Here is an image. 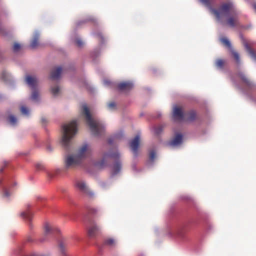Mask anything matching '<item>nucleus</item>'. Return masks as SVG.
Segmentation results:
<instances>
[{
	"label": "nucleus",
	"instance_id": "f257e3e1",
	"mask_svg": "<svg viewBox=\"0 0 256 256\" xmlns=\"http://www.w3.org/2000/svg\"><path fill=\"white\" fill-rule=\"evenodd\" d=\"M200 0L208 8L210 12L215 16L217 20L222 23H223L222 19L229 15L232 8V4L230 2L222 3L218 8H215L212 6L214 0Z\"/></svg>",
	"mask_w": 256,
	"mask_h": 256
},
{
	"label": "nucleus",
	"instance_id": "f03ea898",
	"mask_svg": "<svg viewBox=\"0 0 256 256\" xmlns=\"http://www.w3.org/2000/svg\"><path fill=\"white\" fill-rule=\"evenodd\" d=\"M82 114L85 116L87 124L88 125L92 134L96 136L102 134L104 131V127L102 124L99 120L92 118L86 104H84L82 106Z\"/></svg>",
	"mask_w": 256,
	"mask_h": 256
},
{
	"label": "nucleus",
	"instance_id": "7ed1b4c3",
	"mask_svg": "<svg viewBox=\"0 0 256 256\" xmlns=\"http://www.w3.org/2000/svg\"><path fill=\"white\" fill-rule=\"evenodd\" d=\"M62 143L64 146L67 148L70 140L74 136L77 132V122L73 120L70 122L62 126Z\"/></svg>",
	"mask_w": 256,
	"mask_h": 256
},
{
	"label": "nucleus",
	"instance_id": "20e7f679",
	"mask_svg": "<svg viewBox=\"0 0 256 256\" xmlns=\"http://www.w3.org/2000/svg\"><path fill=\"white\" fill-rule=\"evenodd\" d=\"M88 154V146L84 144L79 150L76 156H68L65 160V164L66 168L75 167L80 164L82 160Z\"/></svg>",
	"mask_w": 256,
	"mask_h": 256
},
{
	"label": "nucleus",
	"instance_id": "39448f33",
	"mask_svg": "<svg viewBox=\"0 0 256 256\" xmlns=\"http://www.w3.org/2000/svg\"><path fill=\"white\" fill-rule=\"evenodd\" d=\"M120 158V154L117 152H109L104 154L103 158L100 162H96V166L98 168H102L106 165V160L108 158H112L116 160L113 166L112 173L113 175L118 174L122 168V164L118 158Z\"/></svg>",
	"mask_w": 256,
	"mask_h": 256
},
{
	"label": "nucleus",
	"instance_id": "423d86ee",
	"mask_svg": "<svg viewBox=\"0 0 256 256\" xmlns=\"http://www.w3.org/2000/svg\"><path fill=\"white\" fill-rule=\"evenodd\" d=\"M26 82L28 84L33 90L31 96V98L32 100H36L38 98V93L36 90L38 84V80L34 76H27L26 78Z\"/></svg>",
	"mask_w": 256,
	"mask_h": 256
},
{
	"label": "nucleus",
	"instance_id": "0eeeda50",
	"mask_svg": "<svg viewBox=\"0 0 256 256\" xmlns=\"http://www.w3.org/2000/svg\"><path fill=\"white\" fill-rule=\"evenodd\" d=\"M76 188L84 194L92 197L93 196V192L90 191L86 185V183L82 180H76L75 184Z\"/></svg>",
	"mask_w": 256,
	"mask_h": 256
},
{
	"label": "nucleus",
	"instance_id": "6e6552de",
	"mask_svg": "<svg viewBox=\"0 0 256 256\" xmlns=\"http://www.w3.org/2000/svg\"><path fill=\"white\" fill-rule=\"evenodd\" d=\"M220 41L224 46L230 49L236 62L239 64L240 62L239 54L232 49L231 44L228 40L226 38L222 37L220 38Z\"/></svg>",
	"mask_w": 256,
	"mask_h": 256
},
{
	"label": "nucleus",
	"instance_id": "1a4fd4ad",
	"mask_svg": "<svg viewBox=\"0 0 256 256\" xmlns=\"http://www.w3.org/2000/svg\"><path fill=\"white\" fill-rule=\"evenodd\" d=\"M226 23L228 26L234 28L239 25L238 17L237 14H234L227 16Z\"/></svg>",
	"mask_w": 256,
	"mask_h": 256
},
{
	"label": "nucleus",
	"instance_id": "9d476101",
	"mask_svg": "<svg viewBox=\"0 0 256 256\" xmlns=\"http://www.w3.org/2000/svg\"><path fill=\"white\" fill-rule=\"evenodd\" d=\"M173 117L176 120H184L185 114L180 106H175L173 109Z\"/></svg>",
	"mask_w": 256,
	"mask_h": 256
},
{
	"label": "nucleus",
	"instance_id": "9b49d317",
	"mask_svg": "<svg viewBox=\"0 0 256 256\" xmlns=\"http://www.w3.org/2000/svg\"><path fill=\"white\" fill-rule=\"evenodd\" d=\"M140 136L136 135L134 138L131 140L130 144V148L135 156L138 154V150L140 144Z\"/></svg>",
	"mask_w": 256,
	"mask_h": 256
},
{
	"label": "nucleus",
	"instance_id": "f8f14e48",
	"mask_svg": "<svg viewBox=\"0 0 256 256\" xmlns=\"http://www.w3.org/2000/svg\"><path fill=\"white\" fill-rule=\"evenodd\" d=\"M134 86L132 82H124L118 84V90L123 92H128L131 90Z\"/></svg>",
	"mask_w": 256,
	"mask_h": 256
},
{
	"label": "nucleus",
	"instance_id": "ddd939ff",
	"mask_svg": "<svg viewBox=\"0 0 256 256\" xmlns=\"http://www.w3.org/2000/svg\"><path fill=\"white\" fill-rule=\"evenodd\" d=\"M100 230V228L96 224H91L88 228V234L90 237L95 236L99 233Z\"/></svg>",
	"mask_w": 256,
	"mask_h": 256
},
{
	"label": "nucleus",
	"instance_id": "4468645a",
	"mask_svg": "<svg viewBox=\"0 0 256 256\" xmlns=\"http://www.w3.org/2000/svg\"><path fill=\"white\" fill-rule=\"evenodd\" d=\"M242 44L245 47V48L247 52L249 54L253 59L256 60V52L250 48L248 43L246 42V40L242 38Z\"/></svg>",
	"mask_w": 256,
	"mask_h": 256
},
{
	"label": "nucleus",
	"instance_id": "2eb2a0df",
	"mask_svg": "<svg viewBox=\"0 0 256 256\" xmlns=\"http://www.w3.org/2000/svg\"><path fill=\"white\" fill-rule=\"evenodd\" d=\"M62 72V68L58 66L54 69L50 74V78L53 80H58L60 78V74Z\"/></svg>",
	"mask_w": 256,
	"mask_h": 256
},
{
	"label": "nucleus",
	"instance_id": "dca6fc26",
	"mask_svg": "<svg viewBox=\"0 0 256 256\" xmlns=\"http://www.w3.org/2000/svg\"><path fill=\"white\" fill-rule=\"evenodd\" d=\"M20 216L22 218L24 219L29 223V226L30 227L32 226L31 220L32 218V214L29 210H27L26 212H24L20 214Z\"/></svg>",
	"mask_w": 256,
	"mask_h": 256
},
{
	"label": "nucleus",
	"instance_id": "f3484780",
	"mask_svg": "<svg viewBox=\"0 0 256 256\" xmlns=\"http://www.w3.org/2000/svg\"><path fill=\"white\" fill-rule=\"evenodd\" d=\"M182 136L180 134H176L172 140L170 142L169 144L172 146H176L180 144L182 142Z\"/></svg>",
	"mask_w": 256,
	"mask_h": 256
},
{
	"label": "nucleus",
	"instance_id": "a211bd4d",
	"mask_svg": "<svg viewBox=\"0 0 256 256\" xmlns=\"http://www.w3.org/2000/svg\"><path fill=\"white\" fill-rule=\"evenodd\" d=\"M196 114L194 110H190L185 113V118L184 120L192 122L196 120Z\"/></svg>",
	"mask_w": 256,
	"mask_h": 256
},
{
	"label": "nucleus",
	"instance_id": "6ab92c4d",
	"mask_svg": "<svg viewBox=\"0 0 256 256\" xmlns=\"http://www.w3.org/2000/svg\"><path fill=\"white\" fill-rule=\"evenodd\" d=\"M55 230L58 231V230L52 228L48 224L46 223L44 226V236H46L54 232Z\"/></svg>",
	"mask_w": 256,
	"mask_h": 256
},
{
	"label": "nucleus",
	"instance_id": "aec40b11",
	"mask_svg": "<svg viewBox=\"0 0 256 256\" xmlns=\"http://www.w3.org/2000/svg\"><path fill=\"white\" fill-rule=\"evenodd\" d=\"M39 34L36 33L30 43V47L32 49H34L39 45Z\"/></svg>",
	"mask_w": 256,
	"mask_h": 256
},
{
	"label": "nucleus",
	"instance_id": "412c9836",
	"mask_svg": "<svg viewBox=\"0 0 256 256\" xmlns=\"http://www.w3.org/2000/svg\"><path fill=\"white\" fill-rule=\"evenodd\" d=\"M238 76L242 79L243 82L246 84V85L250 86L252 84L250 80L246 78L244 74L242 72H240L238 74Z\"/></svg>",
	"mask_w": 256,
	"mask_h": 256
},
{
	"label": "nucleus",
	"instance_id": "4be33fe9",
	"mask_svg": "<svg viewBox=\"0 0 256 256\" xmlns=\"http://www.w3.org/2000/svg\"><path fill=\"white\" fill-rule=\"evenodd\" d=\"M0 34L7 38H9L11 36L10 32L7 31V30L2 26L1 22H0Z\"/></svg>",
	"mask_w": 256,
	"mask_h": 256
},
{
	"label": "nucleus",
	"instance_id": "5701e85b",
	"mask_svg": "<svg viewBox=\"0 0 256 256\" xmlns=\"http://www.w3.org/2000/svg\"><path fill=\"white\" fill-rule=\"evenodd\" d=\"M104 244L110 246H114L116 244V242L114 239L108 238L104 240Z\"/></svg>",
	"mask_w": 256,
	"mask_h": 256
},
{
	"label": "nucleus",
	"instance_id": "b1692460",
	"mask_svg": "<svg viewBox=\"0 0 256 256\" xmlns=\"http://www.w3.org/2000/svg\"><path fill=\"white\" fill-rule=\"evenodd\" d=\"M1 78L4 81L8 80L11 78V74L9 72L4 71L2 74Z\"/></svg>",
	"mask_w": 256,
	"mask_h": 256
},
{
	"label": "nucleus",
	"instance_id": "393cba45",
	"mask_svg": "<svg viewBox=\"0 0 256 256\" xmlns=\"http://www.w3.org/2000/svg\"><path fill=\"white\" fill-rule=\"evenodd\" d=\"M215 64L218 68H222L224 64V61L222 59H218L216 60Z\"/></svg>",
	"mask_w": 256,
	"mask_h": 256
},
{
	"label": "nucleus",
	"instance_id": "a878e982",
	"mask_svg": "<svg viewBox=\"0 0 256 256\" xmlns=\"http://www.w3.org/2000/svg\"><path fill=\"white\" fill-rule=\"evenodd\" d=\"M21 113L26 116H28L30 114L29 110L25 106H22L20 108Z\"/></svg>",
	"mask_w": 256,
	"mask_h": 256
},
{
	"label": "nucleus",
	"instance_id": "bb28decb",
	"mask_svg": "<svg viewBox=\"0 0 256 256\" xmlns=\"http://www.w3.org/2000/svg\"><path fill=\"white\" fill-rule=\"evenodd\" d=\"M60 92V88L58 86H54L51 88V92L54 96H56Z\"/></svg>",
	"mask_w": 256,
	"mask_h": 256
},
{
	"label": "nucleus",
	"instance_id": "cd10ccee",
	"mask_svg": "<svg viewBox=\"0 0 256 256\" xmlns=\"http://www.w3.org/2000/svg\"><path fill=\"white\" fill-rule=\"evenodd\" d=\"M163 130V126H158L154 128V133L156 135H159Z\"/></svg>",
	"mask_w": 256,
	"mask_h": 256
},
{
	"label": "nucleus",
	"instance_id": "c85d7f7f",
	"mask_svg": "<svg viewBox=\"0 0 256 256\" xmlns=\"http://www.w3.org/2000/svg\"><path fill=\"white\" fill-rule=\"evenodd\" d=\"M88 212L90 214H96L98 212V210L96 208L90 207L88 208Z\"/></svg>",
	"mask_w": 256,
	"mask_h": 256
},
{
	"label": "nucleus",
	"instance_id": "c756f323",
	"mask_svg": "<svg viewBox=\"0 0 256 256\" xmlns=\"http://www.w3.org/2000/svg\"><path fill=\"white\" fill-rule=\"evenodd\" d=\"M11 196V192L7 189L4 190V198H8Z\"/></svg>",
	"mask_w": 256,
	"mask_h": 256
},
{
	"label": "nucleus",
	"instance_id": "7c9ffc66",
	"mask_svg": "<svg viewBox=\"0 0 256 256\" xmlns=\"http://www.w3.org/2000/svg\"><path fill=\"white\" fill-rule=\"evenodd\" d=\"M94 20H95V18H94L90 17L86 19V20L78 22H77V24H78V25H80V24L85 23V22H89V21L94 22Z\"/></svg>",
	"mask_w": 256,
	"mask_h": 256
},
{
	"label": "nucleus",
	"instance_id": "2f4dec72",
	"mask_svg": "<svg viewBox=\"0 0 256 256\" xmlns=\"http://www.w3.org/2000/svg\"><path fill=\"white\" fill-rule=\"evenodd\" d=\"M9 121L11 124H14L16 122V118L13 115H10L9 116Z\"/></svg>",
	"mask_w": 256,
	"mask_h": 256
},
{
	"label": "nucleus",
	"instance_id": "473e14b6",
	"mask_svg": "<svg viewBox=\"0 0 256 256\" xmlns=\"http://www.w3.org/2000/svg\"><path fill=\"white\" fill-rule=\"evenodd\" d=\"M155 158H156V152H154V150L150 151V159L152 161L154 160Z\"/></svg>",
	"mask_w": 256,
	"mask_h": 256
},
{
	"label": "nucleus",
	"instance_id": "72a5a7b5",
	"mask_svg": "<svg viewBox=\"0 0 256 256\" xmlns=\"http://www.w3.org/2000/svg\"><path fill=\"white\" fill-rule=\"evenodd\" d=\"M75 42L76 46L78 47H82L83 46V42L80 39H76Z\"/></svg>",
	"mask_w": 256,
	"mask_h": 256
},
{
	"label": "nucleus",
	"instance_id": "f704fd0d",
	"mask_svg": "<svg viewBox=\"0 0 256 256\" xmlns=\"http://www.w3.org/2000/svg\"><path fill=\"white\" fill-rule=\"evenodd\" d=\"M36 168L38 170H44V166L41 164H36Z\"/></svg>",
	"mask_w": 256,
	"mask_h": 256
},
{
	"label": "nucleus",
	"instance_id": "c9c22d12",
	"mask_svg": "<svg viewBox=\"0 0 256 256\" xmlns=\"http://www.w3.org/2000/svg\"><path fill=\"white\" fill-rule=\"evenodd\" d=\"M108 106L110 109H114V108H115L116 105L115 102H111L108 104Z\"/></svg>",
	"mask_w": 256,
	"mask_h": 256
},
{
	"label": "nucleus",
	"instance_id": "e433bc0d",
	"mask_svg": "<svg viewBox=\"0 0 256 256\" xmlns=\"http://www.w3.org/2000/svg\"><path fill=\"white\" fill-rule=\"evenodd\" d=\"M104 85L108 86H110L112 84L110 80H104Z\"/></svg>",
	"mask_w": 256,
	"mask_h": 256
},
{
	"label": "nucleus",
	"instance_id": "4c0bfd02",
	"mask_svg": "<svg viewBox=\"0 0 256 256\" xmlns=\"http://www.w3.org/2000/svg\"><path fill=\"white\" fill-rule=\"evenodd\" d=\"M60 248L62 252H64V245L62 242H60L59 244Z\"/></svg>",
	"mask_w": 256,
	"mask_h": 256
},
{
	"label": "nucleus",
	"instance_id": "58836bf2",
	"mask_svg": "<svg viewBox=\"0 0 256 256\" xmlns=\"http://www.w3.org/2000/svg\"><path fill=\"white\" fill-rule=\"evenodd\" d=\"M12 50L14 52H16V42H14Z\"/></svg>",
	"mask_w": 256,
	"mask_h": 256
},
{
	"label": "nucleus",
	"instance_id": "ea45409f",
	"mask_svg": "<svg viewBox=\"0 0 256 256\" xmlns=\"http://www.w3.org/2000/svg\"><path fill=\"white\" fill-rule=\"evenodd\" d=\"M181 229L182 228H180V230H178V232H177V234L180 236H182L183 234H182V232H181Z\"/></svg>",
	"mask_w": 256,
	"mask_h": 256
},
{
	"label": "nucleus",
	"instance_id": "a19ab883",
	"mask_svg": "<svg viewBox=\"0 0 256 256\" xmlns=\"http://www.w3.org/2000/svg\"><path fill=\"white\" fill-rule=\"evenodd\" d=\"M48 152H51L52 150V148L50 146H48L46 148Z\"/></svg>",
	"mask_w": 256,
	"mask_h": 256
},
{
	"label": "nucleus",
	"instance_id": "79ce46f5",
	"mask_svg": "<svg viewBox=\"0 0 256 256\" xmlns=\"http://www.w3.org/2000/svg\"><path fill=\"white\" fill-rule=\"evenodd\" d=\"M20 45L19 44L17 43V47H16L17 52L18 50L19 49H20Z\"/></svg>",
	"mask_w": 256,
	"mask_h": 256
},
{
	"label": "nucleus",
	"instance_id": "37998d69",
	"mask_svg": "<svg viewBox=\"0 0 256 256\" xmlns=\"http://www.w3.org/2000/svg\"><path fill=\"white\" fill-rule=\"evenodd\" d=\"M253 8L256 10V4H254L252 5Z\"/></svg>",
	"mask_w": 256,
	"mask_h": 256
},
{
	"label": "nucleus",
	"instance_id": "c03bdc74",
	"mask_svg": "<svg viewBox=\"0 0 256 256\" xmlns=\"http://www.w3.org/2000/svg\"><path fill=\"white\" fill-rule=\"evenodd\" d=\"M42 123H44V122H46V120L45 118H42Z\"/></svg>",
	"mask_w": 256,
	"mask_h": 256
},
{
	"label": "nucleus",
	"instance_id": "a18cd8bd",
	"mask_svg": "<svg viewBox=\"0 0 256 256\" xmlns=\"http://www.w3.org/2000/svg\"><path fill=\"white\" fill-rule=\"evenodd\" d=\"M108 143L110 144H111L112 143V141L111 139H109L108 140Z\"/></svg>",
	"mask_w": 256,
	"mask_h": 256
},
{
	"label": "nucleus",
	"instance_id": "49530a36",
	"mask_svg": "<svg viewBox=\"0 0 256 256\" xmlns=\"http://www.w3.org/2000/svg\"><path fill=\"white\" fill-rule=\"evenodd\" d=\"M44 240H45V239H44V238H42L40 239V241H41V242H44Z\"/></svg>",
	"mask_w": 256,
	"mask_h": 256
},
{
	"label": "nucleus",
	"instance_id": "de8ad7c7",
	"mask_svg": "<svg viewBox=\"0 0 256 256\" xmlns=\"http://www.w3.org/2000/svg\"><path fill=\"white\" fill-rule=\"evenodd\" d=\"M3 170V169L2 168H0V172H2Z\"/></svg>",
	"mask_w": 256,
	"mask_h": 256
}]
</instances>
